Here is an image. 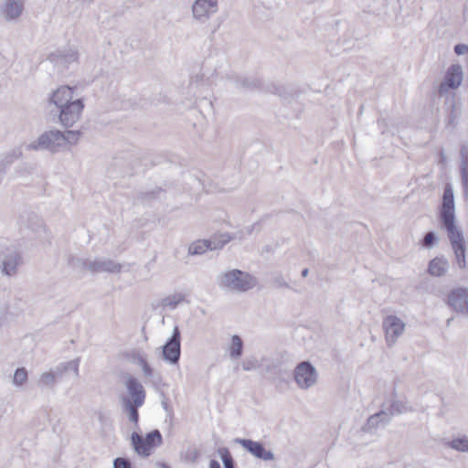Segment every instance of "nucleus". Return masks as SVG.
Instances as JSON below:
<instances>
[{"label": "nucleus", "mask_w": 468, "mask_h": 468, "mask_svg": "<svg viewBox=\"0 0 468 468\" xmlns=\"http://www.w3.org/2000/svg\"><path fill=\"white\" fill-rule=\"evenodd\" d=\"M75 89L69 86H61L54 90L49 102L58 110V121L64 127L73 126L80 118L85 107L82 98H75Z\"/></svg>", "instance_id": "nucleus-1"}, {"label": "nucleus", "mask_w": 468, "mask_h": 468, "mask_svg": "<svg viewBox=\"0 0 468 468\" xmlns=\"http://www.w3.org/2000/svg\"><path fill=\"white\" fill-rule=\"evenodd\" d=\"M217 283L223 290L245 292L256 285V280L249 272L232 269L219 273L217 277Z\"/></svg>", "instance_id": "nucleus-2"}, {"label": "nucleus", "mask_w": 468, "mask_h": 468, "mask_svg": "<svg viewBox=\"0 0 468 468\" xmlns=\"http://www.w3.org/2000/svg\"><path fill=\"white\" fill-rule=\"evenodd\" d=\"M441 227L447 231L451 246L453 250L456 263L460 269L466 267L465 240L462 230L455 224V218L440 220Z\"/></svg>", "instance_id": "nucleus-3"}, {"label": "nucleus", "mask_w": 468, "mask_h": 468, "mask_svg": "<svg viewBox=\"0 0 468 468\" xmlns=\"http://www.w3.org/2000/svg\"><path fill=\"white\" fill-rule=\"evenodd\" d=\"M23 264L20 250L6 240L0 241V271L4 276H15Z\"/></svg>", "instance_id": "nucleus-4"}, {"label": "nucleus", "mask_w": 468, "mask_h": 468, "mask_svg": "<svg viewBox=\"0 0 468 468\" xmlns=\"http://www.w3.org/2000/svg\"><path fill=\"white\" fill-rule=\"evenodd\" d=\"M131 443L133 451L141 457H148L152 451L163 443V437L158 430L146 433L145 437L133 431L131 435Z\"/></svg>", "instance_id": "nucleus-5"}, {"label": "nucleus", "mask_w": 468, "mask_h": 468, "mask_svg": "<svg viewBox=\"0 0 468 468\" xmlns=\"http://www.w3.org/2000/svg\"><path fill=\"white\" fill-rule=\"evenodd\" d=\"M71 263L73 266L90 271L92 273H118L122 270V265L120 263L114 262L113 261L108 259H96L94 261H90L87 259H73Z\"/></svg>", "instance_id": "nucleus-6"}, {"label": "nucleus", "mask_w": 468, "mask_h": 468, "mask_svg": "<svg viewBox=\"0 0 468 468\" xmlns=\"http://www.w3.org/2000/svg\"><path fill=\"white\" fill-rule=\"evenodd\" d=\"M65 144L63 133L59 130H50L42 133L36 142L30 144L28 148L33 150L45 149L50 152H57Z\"/></svg>", "instance_id": "nucleus-7"}, {"label": "nucleus", "mask_w": 468, "mask_h": 468, "mask_svg": "<svg viewBox=\"0 0 468 468\" xmlns=\"http://www.w3.org/2000/svg\"><path fill=\"white\" fill-rule=\"evenodd\" d=\"M181 356V333L178 326H175L172 335L162 347L163 359L170 365H177Z\"/></svg>", "instance_id": "nucleus-8"}, {"label": "nucleus", "mask_w": 468, "mask_h": 468, "mask_svg": "<svg viewBox=\"0 0 468 468\" xmlns=\"http://www.w3.org/2000/svg\"><path fill=\"white\" fill-rule=\"evenodd\" d=\"M318 373L309 361H303L294 367V382L303 389L316 384Z\"/></svg>", "instance_id": "nucleus-9"}, {"label": "nucleus", "mask_w": 468, "mask_h": 468, "mask_svg": "<svg viewBox=\"0 0 468 468\" xmlns=\"http://www.w3.org/2000/svg\"><path fill=\"white\" fill-rule=\"evenodd\" d=\"M463 80V71L460 64H452L446 70L443 80L439 85L438 94L443 96L451 90L458 89Z\"/></svg>", "instance_id": "nucleus-10"}, {"label": "nucleus", "mask_w": 468, "mask_h": 468, "mask_svg": "<svg viewBox=\"0 0 468 468\" xmlns=\"http://www.w3.org/2000/svg\"><path fill=\"white\" fill-rule=\"evenodd\" d=\"M124 378V384L129 394L128 397L126 396V399L135 407H142L146 397L144 386L137 378L130 374H127Z\"/></svg>", "instance_id": "nucleus-11"}, {"label": "nucleus", "mask_w": 468, "mask_h": 468, "mask_svg": "<svg viewBox=\"0 0 468 468\" xmlns=\"http://www.w3.org/2000/svg\"><path fill=\"white\" fill-rule=\"evenodd\" d=\"M235 442L239 444L255 458L263 461H271L274 459V454L272 452L267 450L264 444L261 441H256L250 439L237 438L235 439Z\"/></svg>", "instance_id": "nucleus-12"}, {"label": "nucleus", "mask_w": 468, "mask_h": 468, "mask_svg": "<svg viewBox=\"0 0 468 468\" xmlns=\"http://www.w3.org/2000/svg\"><path fill=\"white\" fill-rule=\"evenodd\" d=\"M383 328L386 333V339L390 345V343L394 344L398 337L402 335L405 324L395 315H388L383 321Z\"/></svg>", "instance_id": "nucleus-13"}, {"label": "nucleus", "mask_w": 468, "mask_h": 468, "mask_svg": "<svg viewBox=\"0 0 468 468\" xmlns=\"http://www.w3.org/2000/svg\"><path fill=\"white\" fill-rule=\"evenodd\" d=\"M26 0H4L0 5V14L6 21L18 19L24 12Z\"/></svg>", "instance_id": "nucleus-14"}, {"label": "nucleus", "mask_w": 468, "mask_h": 468, "mask_svg": "<svg viewBox=\"0 0 468 468\" xmlns=\"http://www.w3.org/2000/svg\"><path fill=\"white\" fill-rule=\"evenodd\" d=\"M218 0H195L192 5V15L197 20L208 18L218 12Z\"/></svg>", "instance_id": "nucleus-15"}, {"label": "nucleus", "mask_w": 468, "mask_h": 468, "mask_svg": "<svg viewBox=\"0 0 468 468\" xmlns=\"http://www.w3.org/2000/svg\"><path fill=\"white\" fill-rule=\"evenodd\" d=\"M79 366L80 359L76 358L68 362H63L58 364V366L50 368L52 373L54 374L55 379L57 382L63 381L69 378L71 375L74 378L79 377Z\"/></svg>", "instance_id": "nucleus-16"}, {"label": "nucleus", "mask_w": 468, "mask_h": 468, "mask_svg": "<svg viewBox=\"0 0 468 468\" xmlns=\"http://www.w3.org/2000/svg\"><path fill=\"white\" fill-rule=\"evenodd\" d=\"M452 218H455L454 194L452 185L446 184L440 208V220Z\"/></svg>", "instance_id": "nucleus-17"}, {"label": "nucleus", "mask_w": 468, "mask_h": 468, "mask_svg": "<svg viewBox=\"0 0 468 468\" xmlns=\"http://www.w3.org/2000/svg\"><path fill=\"white\" fill-rule=\"evenodd\" d=\"M448 304L456 312L468 313V289L452 290L448 295Z\"/></svg>", "instance_id": "nucleus-18"}, {"label": "nucleus", "mask_w": 468, "mask_h": 468, "mask_svg": "<svg viewBox=\"0 0 468 468\" xmlns=\"http://www.w3.org/2000/svg\"><path fill=\"white\" fill-rule=\"evenodd\" d=\"M390 413L388 411L381 410L378 412L371 415L367 422L362 427L363 431L365 432H372L377 430L379 425H387L390 422Z\"/></svg>", "instance_id": "nucleus-19"}, {"label": "nucleus", "mask_w": 468, "mask_h": 468, "mask_svg": "<svg viewBox=\"0 0 468 468\" xmlns=\"http://www.w3.org/2000/svg\"><path fill=\"white\" fill-rule=\"evenodd\" d=\"M265 371L282 373L285 369V365L290 362V354L287 352L278 353L271 359L265 360Z\"/></svg>", "instance_id": "nucleus-20"}, {"label": "nucleus", "mask_w": 468, "mask_h": 468, "mask_svg": "<svg viewBox=\"0 0 468 468\" xmlns=\"http://www.w3.org/2000/svg\"><path fill=\"white\" fill-rule=\"evenodd\" d=\"M449 270V261L444 256L432 259L428 265V272L434 277H441Z\"/></svg>", "instance_id": "nucleus-21"}, {"label": "nucleus", "mask_w": 468, "mask_h": 468, "mask_svg": "<svg viewBox=\"0 0 468 468\" xmlns=\"http://www.w3.org/2000/svg\"><path fill=\"white\" fill-rule=\"evenodd\" d=\"M397 396L396 389L394 388L393 392L391 393V402L389 409L387 410L388 413H390V419L393 415H399L404 412H411L413 411V408L408 404L407 401L399 400L395 399Z\"/></svg>", "instance_id": "nucleus-22"}, {"label": "nucleus", "mask_w": 468, "mask_h": 468, "mask_svg": "<svg viewBox=\"0 0 468 468\" xmlns=\"http://www.w3.org/2000/svg\"><path fill=\"white\" fill-rule=\"evenodd\" d=\"M236 239V236H231L229 233H220L215 235L207 240L209 250H221L230 240Z\"/></svg>", "instance_id": "nucleus-23"}, {"label": "nucleus", "mask_w": 468, "mask_h": 468, "mask_svg": "<svg viewBox=\"0 0 468 468\" xmlns=\"http://www.w3.org/2000/svg\"><path fill=\"white\" fill-rule=\"evenodd\" d=\"M122 407L123 411H125L128 415V419L131 422L134 424V428H138L139 421V412L138 409L140 407H135L133 404L130 403L126 396H122L121 399Z\"/></svg>", "instance_id": "nucleus-24"}, {"label": "nucleus", "mask_w": 468, "mask_h": 468, "mask_svg": "<svg viewBox=\"0 0 468 468\" xmlns=\"http://www.w3.org/2000/svg\"><path fill=\"white\" fill-rule=\"evenodd\" d=\"M235 85L237 89L239 90H253L260 89L261 87V81L256 78H248V77H239L235 80Z\"/></svg>", "instance_id": "nucleus-25"}, {"label": "nucleus", "mask_w": 468, "mask_h": 468, "mask_svg": "<svg viewBox=\"0 0 468 468\" xmlns=\"http://www.w3.org/2000/svg\"><path fill=\"white\" fill-rule=\"evenodd\" d=\"M185 301V294L183 293H174L171 295H168L165 298H163L159 303L158 306L162 307L163 309L168 308V309H175L177 307V305Z\"/></svg>", "instance_id": "nucleus-26"}, {"label": "nucleus", "mask_w": 468, "mask_h": 468, "mask_svg": "<svg viewBox=\"0 0 468 468\" xmlns=\"http://www.w3.org/2000/svg\"><path fill=\"white\" fill-rule=\"evenodd\" d=\"M243 353V341L238 335L231 337V344L229 346V356L232 359H239Z\"/></svg>", "instance_id": "nucleus-27"}, {"label": "nucleus", "mask_w": 468, "mask_h": 468, "mask_svg": "<svg viewBox=\"0 0 468 468\" xmlns=\"http://www.w3.org/2000/svg\"><path fill=\"white\" fill-rule=\"evenodd\" d=\"M56 383L57 381L55 379L54 374L50 369L48 371L41 373L37 381V385L40 388L51 389L55 387Z\"/></svg>", "instance_id": "nucleus-28"}, {"label": "nucleus", "mask_w": 468, "mask_h": 468, "mask_svg": "<svg viewBox=\"0 0 468 468\" xmlns=\"http://www.w3.org/2000/svg\"><path fill=\"white\" fill-rule=\"evenodd\" d=\"M207 250H209L207 239L197 240L188 246V255L190 256L202 255Z\"/></svg>", "instance_id": "nucleus-29"}, {"label": "nucleus", "mask_w": 468, "mask_h": 468, "mask_svg": "<svg viewBox=\"0 0 468 468\" xmlns=\"http://www.w3.org/2000/svg\"><path fill=\"white\" fill-rule=\"evenodd\" d=\"M461 165L460 175L461 178L468 177V145H462L460 149Z\"/></svg>", "instance_id": "nucleus-30"}, {"label": "nucleus", "mask_w": 468, "mask_h": 468, "mask_svg": "<svg viewBox=\"0 0 468 468\" xmlns=\"http://www.w3.org/2000/svg\"><path fill=\"white\" fill-rule=\"evenodd\" d=\"M446 444L455 451L468 452V438L466 436L452 439Z\"/></svg>", "instance_id": "nucleus-31"}, {"label": "nucleus", "mask_w": 468, "mask_h": 468, "mask_svg": "<svg viewBox=\"0 0 468 468\" xmlns=\"http://www.w3.org/2000/svg\"><path fill=\"white\" fill-rule=\"evenodd\" d=\"M22 155V151L20 148H13L5 153H4L0 159L5 162V164L9 167L16 160L19 159Z\"/></svg>", "instance_id": "nucleus-32"}, {"label": "nucleus", "mask_w": 468, "mask_h": 468, "mask_svg": "<svg viewBox=\"0 0 468 468\" xmlns=\"http://www.w3.org/2000/svg\"><path fill=\"white\" fill-rule=\"evenodd\" d=\"M22 155V151L20 148H13L5 153H4L0 159L5 162V164L9 167L16 160L19 159Z\"/></svg>", "instance_id": "nucleus-33"}, {"label": "nucleus", "mask_w": 468, "mask_h": 468, "mask_svg": "<svg viewBox=\"0 0 468 468\" xmlns=\"http://www.w3.org/2000/svg\"><path fill=\"white\" fill-rule=\"evenodd\" d=\"M27 381V370L25 367H18L15 370L12 383L16 387L23 386Z\"/></svg>", "instance_id": "nucleus-34"}, {"label": "nucleus", "mask_w": 468, "mask_h": 468, "mask_svg": "<svg viewBox=\"0 0 468 468\" xmlns=\"http://www.w3.org/2000/svg\"><path fill=\"white\" fill-rule=\"evenodd\" d=\"M163 193L162 188L155 187L154 189L149 191L140 192L138 195V198L142 201H151L154 198L160 197V195Z\"/></svg>", "instance_id": "nucleus-35"}, {"label": "nucleus", "mask_w": 468, "mask_h": 468, "mask_svg": "<svg viewBox=\"0 0 468 468\" xmlns=\"http://www.w3.org/2000/svg\"><path fill=\"white\" fill-rule=\"evenodd\" d=\"M218 453L222 460L224 468H235L234 460L227 448L218 449Z\"/></svg>", "instance_id": "nucleus-36"}, {"label": "nucleus", "mask_w": 468, "mask_h": 468, "mask_svg": "<svg viewBox=\"0 0 468 468\" xmlns=\"http://www.w3.org/2000/svg\"><path fill=\"white\" fill-rule=\"evenodd\" d=\"M438 242V237L434 231H428L420 241L422 247L427 249L433 248Z\"/></svg>", "instance_id": "nucleus-37"}, {"label": "nucleus", "mask_w": 468, "mask_h": 468, "mask_svg": "<svg viewBox=\"0 0 468 468\" xmlns=\"http://www.w3.org/2000/svg\"><path fill=\"white\" fill-rule=\"evenodd\" d=\"M274 92L278 94L280 97H282L283 100L288 101L290 102L291 101V88L290 86H284L281 83L275 85L274 87Z\"/></svg>", "instance_id": "nucleus-38"}, {"label": "nucleus", "mask_w": 468, "mask_h": 468, "mask_svg": "<svg viewBox=\"0 0 468 468\" xmlns=\"http://www.w3.org/2000/svg\"><path fill=\"white\" fill-rule=\"evenodd\" d=\"M80 132L78 130H67L65 133H63V136L65 138V144H75L78 143L80 137Z\"/></svg>", "instance_id": "nucleus-39"}, {"label": "nucleus", "mask_w": 468, "mask_h": 468, "mask_svg": "<svg viewBox=\"0 0 468 468\" xmlns=\"http://www.w3.org/2000/svg\"><path fill=\"white\" fill-rule=\"evenodd\" d=\"M241 366L243 370L250 371L259 367V362L255 357H249L242 361Z\"/></svg>", "instance_id": "nucleus-40"}, {"label": "nucleus", "mask_w": 468, "mask_h": 468, "mask_svg": "<svg viewBox=\"0 0 468 468\" xmlns=\"http://www.w3.org/2000/svg\"><path fill=\"white\" fill-rule=\"evenodd\" d=\"M112 465L113 468H132V462L126 457H117Z\"/></svg>", "instance_id": "nucleus-41"}, {"label": "nucleus", "mask_w": 468, "mask_h": 468, "mask_svg": "<svg viewBox=\"0 0 468 468\" xmlns=\"http://www.w3.org/2000/svg\"><path fill=\"white\" fill-rule=\"evenodd\" d=\"M198 89H199V82H198L197 79L194 80L193 78H191L190 82L188 84L189 95H192L197 99L201 98L200 94L197 93Z\"/></svg>", "instance_id": "nucleus-42"}, {"label": "nucleus", "mask_w": 468, "mask_h": 468, "mask_svg": "<svg viewBox=\"0 0 468 468\" xmlns=\"http://www.w3.org/2000/svg\"><path fill=\"white\" fill-rule=\"evenodd\" d=\"M58 58L61 61L69 64L77 59V53H75V52H69V53H65V54L59 53L58 55Z\"/></svg>", "instance_id": "nucleus-43"}, {"label": "nucleus", "mask_w": 468, "mask_h": 468, "mask_svg": "<svg viewBox=\"0 0 468 468\" xmlns=\"http://www.w3.org/2000/svg\"><path fill=\"white\" fill-rule=\"evenodd\" d=\"M133 362L138 364L141 367L147 361L145 356L140 352L134 351L133 352Z\"/></svg>", "instance_id": "nucleus-44"}, {"label": "nucleus", "mask_w": 468, "mask_h": 468, "mask_svg": "<svg viewBox=\"0 0 468 468\" xmlns=\"http://www.w3.org/2000/svg\"><path fill=\"white\" fill-rule=\"evenodd\" d=\"M454 52L456 55L461 56L463 54H468V45L465 44H457L454 46Z\"/></svg>", "instance_id": "nucleus-45"}, {"label": "nucleus", "mask_w": 468, "mask_h": 468, "mask_svg": "<svg viewBox=\"0 0 468 468\" xmlns=\"http://www.w3.org/2000/svg\"><path fill=\"white\" fill-rule=\"evenodd\" d=\"M142 370L144 372V375L147 378L153 377V368L150 367V365L147 363V361L143 365Z\"/></svg>", "instance_id": "nucleus-46"}, {"label": "nucleus", "mask_w": 468, "mask_h": 468, "mask_svg": "<svg viewBox=\"0 0 468 468\" xmlns=\"http://www.w3.org/2000/svg\"><path fill=\"white\" fill-rule=\"evenodd\" d=\"M455 112H456L455 105L453 104L452 106L451 113L448 117V124H450V125H454L455 119L457 118Z\"/></svg>", "instance_id": "nucleus-47"}, {"label": "nucleus", "mask_w": 468, "mask_h": 468, "mask_svg": "<svg viewBox=\"0 0 468 468\" xmlns=\"http://www.w3.org/2000/svg\"><path fill=\"white\" fill-rule=\"evenodd\" d=\"M378 124L379 129H381V133H385L388 130V122L385 118H379L378 120Z\"/></svg>", "instance_id": "nucleus-48"}, {"label": "nucleus", "mask_w": 468, "mask_h": 468, "mask_svg": "<svg viewBox=\"0 0 468 468\" xmlns=\"http://www.w3.org/2000/svg\"><path fill=\"white\" fill-rule=\"evenodd\" d=\"M274 283L277 287H282V286L289 287L287 282L284 281V279L281 275H278L275 277Z\"/></svg>", "instance_id": "nucleus-49"}, {"label": "nucleus", "mask_w": 468, "mask_h": 468, "mask_svg": "<svg viewBox=\"0 0 468 468\" xmlns=\"http://www.w3.org/2000/svg\"><path fill=\"white\" fill-rule=\"evenodd\" d=\"M162 407L165 410L167 417L171 418L173 415V410L171 409V407L168 405V403L165 400L162 401Z\"/></svg>", "instance_id": "nucleus-50"}, {"label": "nucleus", "mask_w": 468, "mask_h": 468, "mask_svg": "<svg viewBox=\"0 0 468 468\" xmlns=\"http://www.w3.org/2000/svg\"><path fill=\"white\" fill-rule=\"evenodd\" d=\"M461 179H462V183H463V186L464 196L467 197H468V177L461 178Z\"/></svg>", "instance_id": "nucleus-51"}, {"label": "nucleus", "mask_w": 468, "mask_h": 468, "mask_svg": "<svg viewBox=\"0 0 468 468\" xmlns=\"http://www.w3.org/2000/svg\"><path fill=\"white\" fill-rule=\"evenodd\" d=\"M232 236H236V239L242 240L246 237L245 231L243 229L239 230L238 232L234 233Z\"/></svg>", "instance_id": "nucleus-52"}, {"label": "nucleus", "mask_w": 468, "mask_h": 468, "mask_svg": "<svg viewBox=\"0 0 468 468\" xmlns=\"http://www.w3.org/2000/svg\"><path fill=\"white\" fill-rule=\"evenodd\" d=\"M209 468H221L220 467V464L218 461L216 460H211L210 463H209Z\"/></svg>", "instance_id": "nucleus-53"}, {"label": "nucleus", "mask_w": 468, "mask_h": 468, "mask_svg": "<svg viewBox=\"0 0 468 468\" xmlns=\"http://www.w3.org/2000/svg\"><path fill=\"white\" fill-rule=\"evenodd\" d=\"M7 169L8 166L5 164V162H3V160L0 159V170L5 174Z\"/></svg>", "instance_id": "nucleus-54"}, {"label": "nucleus", "mask_w": 468, "mask_h": 468, "mask_svg": "<svg viewBox=\"0 0 468 468\" xmlns=\"http://www.w3.org/2000/svg\"><path fill=\"white\" fill-rule=\"evenodd\" d=\"M253 229H254V225H250L243 230L245 231L246 235H250L252 233Z\"/></svg>", "instance_id": "nucleus-55"}, {"label": "nucleus", "mask_w": 468, "mask_h": 468, "mask_svg": "<svg viewBox=\"0 0 468 468\" xmlns=\"http://www.w3.org/2000/svg\"><path fill=\"white\" fill-rule=\"evenodd\" d=\"M445 161H446V156H445V154H444L443 151H441V152L440 153V163H441V164H444V163H445Z\"/></svg>", "instance_id": "nucleus-56"}, {"label": "nucleus", "mask_w": 468, "mask_h": 468, "mask_svg": "<svg viewBox=\"0 0 468 468\" xmlns=\"http://www.w3.org/2000/svg\"><path fill=\"white\" fill-rule=\"evenodd\" d=\"M308 272H309L308 269H306V268H305V269H303V270L302 271V276H303V277H306V276H307V274H308Z\"/></svg>", "instance_id": "nucleus-57"}, {"label": "nucleus", "mask_w": 468, "mask_h": 468, "mask_svg": "<svg viewBox=\"0 0 468 468\" xmlns=\"http://www.w3.org/2000/svg\"><path fill=\"white\" fill-rule=\"evenodd\" d=\"M201 99H202V100H204L206 103H207V104H209L210 106H212V102H211L210 101H207L206 97H202Z\"/></svg>", "instance_id": "nucleus-58"}, {"label": "nucleus", "mask_w": 468, "mask_h": 468, "mask_svg": "<svg viewBox=\"0 0 468 468\" xmlns=\"http://www.w3.org/2000/svg\"><path fill=\"white\" fill-rule=\"evenodd\" d=\"M160 467L161 468H169V466L165 463H161Z\"/></svg>", "instance_id": "nucleus-59"}, {"label": "nucleus", "mask_w": 468, "mask_h": 468, "mask_svg": "<svg viewBox=\"0 0 468 468\" xmlns=\"http://www.w3.org/2000/svg\"><path fill=\"white\" fill-rule=\"evenodd\" d=\"M450 323H452V319H448V321H447V324L449 325V324H450Z\"/></svg>", "instance_id": "nucleus-60"}]
</instances>
